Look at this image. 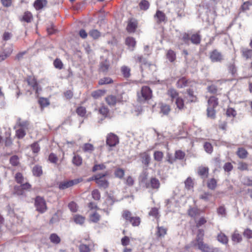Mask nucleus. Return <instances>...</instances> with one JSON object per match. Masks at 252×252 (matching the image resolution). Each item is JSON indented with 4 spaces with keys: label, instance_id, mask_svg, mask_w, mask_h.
<instances>
[{
    "label": "nucleus",
    "instance_id": "1",
    "mask_svg": "<svg viewBox=\"0 0 252 252\" xmlns=\"http://www.w3.org/2000/svg\"><path fill=\"white\" fill-rule=\"evenodd\" d=\"M204 236V231L202 229H199L195 239L194 246H197L198 249L202 252H219L218 248H214L208 244L204 243L203 241Z\"/></svg>",
    "mask_w": 252,
    "mask_h": 252
},
{
    "label": "nucleus",
    "instance_id": "2",
    "mask_svg": "<svg viewBox=\"0 0 252 252\" xmlns=\"http://www.w3.org/2000/svg\"><path fill=\"white\" fill-rule=\"evenodd\" d=\"M137 101L141 103H144L152 98V91L149 87L143 86L141 91L137 92Z\"/></svg>",
    "mask_w": 252,
    "mask_h": 252
},
{
    "label": "nucleus",
    "instance_id": "3",
    "mask_svg": "<svg viewBox=\"0 0 252 252\" xmlns=\"http://www.w3.org/2000/svg\"><path fill=\"white\" fill-rule=\"evenodd\" d=\"M122 217L126 222H129L133 226H138L141 222V219L139 217H133L131 213L128 210H126L123 212Z\"/></svg>",
    "mask_w": 252,
    "mask_h": 252
},
{
    "label": "nucleus",
    "instance_id": "4",
    "mask_svg": "<svg viewBox=\"0 0 252 252\" xmlns=\"http://www.w3.org/2000/svg\"><path fill=\"white\" fill-rule=\"evenodd\" d=\"M108 174V172H106L104 173L98 174L94 176V180L99 188L105 189L108 187L109 182L104 178Z\"/></svg>",
    "mask_w": 252,
    "mask_h": 252
},
{
    "label": "nucleus",
    "instance_id": "5",
    "mask_svg": "<svg viewBox=\"0 0 252 252\" xmlns=\"http://www.w3.org/2000/svg\"><path fill=\"white\" fill-rule=\"evenodd\" d=\"M160 186V183L159 180L155 177L151 178L149 181H147L145 183V187L147 189L156 191L158 190Z\"/></svg>",
    "mask_w": 252,
    "mask_h": 252
},
{
    "label": "nucleus",
    "instance_id": "6",
    "mask_svg": "<svg viewBox=\"0 0 252 252\" xmlns=\"http://www.w3.org/2000/svg\"><path fill=\"white\" fill-rule=\"evenodd\" d=\"M34 205L36 210L40 213H44L47 210L45 201L40 196H38L35 198Z\"/></svg>",
    "mask_w": 252,
    "mask_h": 252
},
{
    "label": "nucleus",
    "instance_id": "7",
    "mask_svg": "<svg viewBox=\"0 0 252 252\" xmlns=\"http://www.w3.org/2000/svg\"><path fill=\"white\" fill-rule=\"evenodd\" d=\"M82 181L83 179L79 178L72 180L62 182L59 184V189H65L81 182Z\"/></svg>",
    "mask_w": 252,
    "mask_h": 252
},
{
    "label": "nucleus",
    "instance_id": "8",
    "mask_svg": "<svg viewBox=\"0 0 252 252\" xmlns=\"http://www.w3.org/2000/svg\"><path fill=\"white\" fill-rule=\"evenodd\" d=\"M154 19L156 23L158 25L162 23H165L167 21V17L165 13L159 10H157L156 14L154 16Z\"/></svg>",
    "mask_w": 252,
    "mask_h": 252
},
{
    "label": "nucleus",
    "instance_id": "9",
    "mask_svg": "<svg viewBox=\"0 0 252 252\" xmlns=\"http://www.w3.org/2000/svg\"><path fill=\"white\" fill-rule=\"evenodd\" d=\"M133 60L136 63L139 64L141 72H143L144 67L149 66L150 65L146 59L144 58L142 55H137L134 56L133 57Z\"/></svg>",
    "mask_w": 252,
    "mask_h": 252
},
{
    "label": "nucleus",
    "instance_id": "10",
    "mask_svg": "<svg viewBox=\"0 0 252 252\" xmlns=\"http://www.w3.org/2000/svg\"><path fill=\"white\" fill-rule=\"evenodd\" d=\"M118 137L113 133L108 134L106 138V144L110 147H114L119 143Z\"/></svg>",
    "mask_w": 252,
    "mask_h": 252
},
{
    "label": "nucleus",
    "instance_id": "11",
    "mask_svg": "<svg viewBox=\"0 0 252 252\" xmlns=\"http://www.w3.org/2000/svg\"><path fill=\"white\" fill-rule=\"evenodd\" d=\"M210 59L212 62H220L223 60V55L217 49L210 53Z\"/></svg>",
    "mask_w": 252,
    "mask_h": 252
},
{
    "label": "nucleus",
    "instance_id": "12",
    "mask_svg": "<svg viewBox=\"0 0 252 252\" xmlns=\"http://www.w3.org/2000/svg\"><path fill=\"white\" fill-rule=\"evenodd\" d=\"M187 103L195 102L197 101V97L194 94L192 90L188 89L187 91V95L185 96Z\"/></svg>",
    "mask_w": 252,
    "mask_h": 252
},
{
    "label": "nucleus",
    "instance_id": "13",
    "mask_svg": "<svg viewBox=\"0 0 252 252\" xmlns=\"http://www.w3.org/2000/svg\"><path fill=\"white\" fill-rule=\"evenodd\" d=\"M141 158V161L145 166H148L151 161V157L147 152L141 153L139 155Z\"/></svg>",
    "mask_w": 252,
    "mask_h": 252
},
{
    "label": "nucleus",
    "instance_id": "14",
    "mask_svg": "<svg viewBox=\"0 0 252 252\" xmlns=\"http://www.w3.org/2000/svg\"><path fill=\"white\" fill-rule=\"evenodd\" d=\"M167 228L164 226H159L158 225L157 227V231L156 235L158 238H163L167 234Z\"/></svg>",
    "mask_w": 252,
    "mask_h": 252
},
{
    "label": "nucleus",
    "instance_id": "15",
    "mask_svg": "<svg viewBox=\"0 0 252 252\" xmlns=\"http://www.w3.org/2000/svg\"><path fill=\"white\" fill-rule=\"evenodd\" d=\"M240 52L242 56L246 60H248L252 58V49H250L247 48L241 47Z\"/></svg>",
    "mask_w": 252,
    "mask_h": 252
},
{
    "label": "nucleus",
    "instance_id": "16",
    "mask_svg": "<svg viewBox=\"0 0 252 252\" xmlns=\"http://www.w3.org/2000/svg\"><path fill=\"white\" fill-rule=\"evenodd\" d=\"M27 81L28 85L31 86L33 89L35 91L36 93H38V86L36 79L33 77H29Z\"/></svg>",
    "mask_w": 252,
    "mask_h": 252
},
{
    "label": "nucleus",
    "instance_id": "17",
    "mask_svg": "<svg viewBox=\"0 0 252 252\" xmlns=\"http://www.w3.org/2000/svg\"><path fill=\"white\" fill-rule=\"evenodd\" d=\"M47 0H36L33 3V6L36 10H41L47 5Z\"/></svg>",
    "mask_w": 252,
    "mask_h": 252
},
{
    "label": "nucleus",
    "instance_id": "18",
    "mask_svg": "<svg viewBox=\"0 0 252 252\" xmlns=\"http://www.w3.org/2000/svg\"><path fill=\"white\" fill-rule=\"evenodd\" d=\"M109 67H110L109 62L107 60H105L100 63V66H99V70H100V71H101L104 73H106L108 72Z\"/></svg>",
    "mask_w": 252,
    "mask_h": 252
},
{
    "label": "nucleus",
    "instance_id": "19",
    "mask_svg": "<svg viewBox=\"0 0 252 252\" xmlns=\"http://www.w3.org/2000/svg\"><path fill=\"white\" fill-rule=\"evenodd\" d=\"M136 42L135 39L131 37H128L126 39V44L131 51H133L136 45Z\"/></svg>",
    "mask_w": 252,
    "mask_h": 252
},
{
    "label": "nucleus",
    "instance_id": "20",
    "mask_svg": "<svg viewBox=\"0 0 252 252\" xmlns=\"http://www.w3.org/2000/svg\"><path fill=\"white\" fill-rule=\"evenodd\" d=\"M115 201V199L113 196H109L106 199L105 203L108 205H109V208H107V209L104 208L103 210L105 212H106L107 215L109 214V211H108V210H110L111 209V207L113 205Z\"/></svg>",
    "mask_w": 252,
    "mask_h": 252
},
{
    "label": "nucleus",
    "instance_id": "21",
    "mask_svg": "<svg viewBox=\"0 0 252 252\" xmlns=\"http://www.w3.org/2000/svg\"><path fill=\"white\" fill-rule=\"evenodd\" d=\"M218 105V99L216 96H211L208 100V107L215 108Z\"/></svg>",
    "mask_w": 252,
    "mask_h": 252
},
{
    "label": "nucleus",
    "instance_id": "22",
    "mask_svg": "<svg viewBox=\"0 0 252 252\" xmlns=\"http://www.w3.org/2000/svg\"><path fill=\"white\" fill-rule=\"evenodd\" d=\"M137 26V23L136 21L130 20L127 26L126 30L129 32H134Z\"/></svg>",
    "mask_w": 252,
    "mask_h": 252
},
{
    "label": "nucleus",
    "instance_id": "23",
    "mask_svg": "<svg viewBox=\"0 0 252 252\" xmlns=\"http://www.w3.org/2000/svg\"><path fill=\"white\" fill-rule=\"evenodd\" d=\"M201 35L198 33H194L190 36V41L193 44L198 45L201 41Z\"/></svg>",
    "mask_w": 252,
    "mask_h": 252
},
{
    "label": "nucleus",
    "instance_id": "24",
    "mask_svg": "<svg viewBox=\"0 0 252 252\" xmlns=\"http://www.w3.org/2000/svg\"><path fill=\"white\" fill-rule=\"evenodd\" d=\"M168 95L171 97V100L173 101L174 99L175 100L177 99V98L179 97V93L178 92L174 89L171 88L169 89L167 91V93Z\"/></svg>",
    "mask_w": 252,
    "mask_h": 252
},
{
    "label": "nucleus",
    "instance_id": "25",
    "mask_svg": "<svg viewBox=\"0 0 252 252\" xmlns=\"http://www.w3.org/2000/svg\"><path fill=\"white\" fill-rule=\"evenodd\" d=\"M121 72L125 78H128L130 76V68L126 65H123L121 68Z\"/></svg>",
    "mask_w": 252,
    "mask_h": 252
},
{
    "label": "nucleus",
    "instance_id": "26",
    "mask_svg": "<svg viewBox=\"0 0 252 252\" xmlns=\"http://www.w3.org/2000/svg\"><path fill=\"white\" fill-rule=\"evenodd\" d=\"M160 105V112L162 113L164 115H167L170 111V106L163 103H161L159 104Z\"/></svg>",
    "mask_w": 252,
    "mask_h": 252
},
{
    "label": "nucleus",
    "instance_id": "27",
    "mask_svg": "<svg viewBox=\"0 0 252 252\" xmlns=\"http://www.w3.org/2000/svg\"><path fill=\"white\" fill-rule=\"evenodd\" d=\"M188 82V80L185 77H182L177 82L176 86L178 88H183L187 86Z\"/></svg>",
    "mask_w": 252,
    "mask_h": 252
},
{
    "label": "nucleus",
    "instance_id": "28",
    "mask_svg": "<svg viewBox=\"0 0 252 252\" xmlns=\"http://www.w3.org/2000/svg\"><path fill=\"white\" fill-rule=\"evenodd\" d=\"M16 124L18 126L20 127V128L26 129L28 128L29 123L27 121H22L21 118H19L17 119Z\"/></svg>",
    "mask_w": 252,
    "mask_h": 252
},
{
    "label": "nucleus",
    "instance_id": "29",
    "mask_svg": "<svg viewBox=\"0 0 252 252\" xmlns=\"http://www.w3.org/2000/svg\"><path fill=\"white\" fill-rule=\"evenodd\" d=\"M92 247V244L86 245L81 244L79 246V250L80 252H90Z\"/></svg>",
    "mask_w": 252,
    "mask_h": 252
},
{
    "label": "nucleus",
    "instance_id": "30",
    "mask_svg": "<svg viewBox=\"0 0 252 252\" xmlns=\"http://www.w3.org/2000/svg\"><path fill=\"white\" fill-rule=\"evenodd\" d=\"M33 175L36 177H40L42 174V167L39 165L34 166L32 170Z\"/></svg>",
    "mask_w": 252,
    "mask_h": 252
},
{
    "label": "nucleus",
    "instance_id": "31",
    "mask_svg": "<svg viewBox=\"0 0 252 252\" xmlns=\"http://www.w3.org/2000/svg\"><path fill=\"white\" fill-rule=\"evenodd\" d=\"M73 220L76 224L82 225L85 220V218L80 215H75L73 217Z\"/></svg>",
    "mask_w": 252,
    "mask_h": 252
},
{
    "label": "nucleus",
    "instance_id": "32",
    "mask_svg": "<svg viewBox=\"0 0 252 252\" xmlns=\"http://www.w3.org/2000/svg\"><path fill=\"white\" fill-rule=\"evenodd\" d=\"M105 99L107 104L110 106H114L117 102L116 97L114 95H109L106 97Z\"/></svg>",
    "mask_w": 252,
    "mask_h": 252
},
{
    "label": "nucleus",
    "instance_id": "33",
    "mask_svg": "<svg viewBox=\"0 0 252 252\" xmlns=\"http://www.w3.org/2000/svg\"><path fill=\"white\" fill-rule=\"evenodd\" d=\"M175 104L179 110H183L185 108L184 99L179 97L175 100Z\"/></svg>",
    "mask_w": 252,
    "mask_h": 252
},
{
    "label": "nucleus",
    "instance_id": "34",
    "mask_svg": "<svg viewBox=\"0 0 252 252\" xmlns=\"http://www.w3.org/2000/svg\"><path fill=\"white\" fill-rule=\"evenodd\" d=\"M188 215L191 217H195L200 214V210L197 208H190L188 210Z\"/></svg>",
    "mask_w": 252,
    "mask_h": 252
},
{
    "label": "nucleus",
    "instance_id": "35",
    "mask_svg": "<svg viewBox=\"0 0 252 252\" xmlns=\"http://www.w3.org/2000/svg\"><path fill=\"white\" fill-rule=\"evenodd\" d=\"M49 239L50 241L55 244H58L61 242L60 237L56 233H52L50 235Z\"/></svg>",
    "mask_w": 252,
    "mask_h": 252
},
{
    "label": "nucleus",
    "instance_id": "36",
    "mask_svg": "<svg viewBox=\"0 0 252 252\" xmlns=\"http://www.w3.org/2000/svg\"><path fill=\"white\" fill-rule=\"evenodd\" d=\"M72 163L76 166H80L82 163V158L79 155H74L72 159Z\"/></svg>",
    "mask_w": 252,
    "mask_h": 252
},
{
    "label": "nucleus",
    "instance_id": "37",
    "mask_svg": "<svg viewBox=\"0 0 252 252\" xmlns=\"http://www.w3.org/2000/svg\"><path fill=\"white\" fill-rule=\"evenodd\" d=\"M32 19V13L29 11L25 12L23 16L22 21H24L27 23H30Z\"/></svg>",
    "mask_w": 252,
    "mask_h": 252
},
{
    "label": "nucleus",
    "instance_id": "38",
    "mask_svg": "<svg viewBox=\"0 0 252 252\" xmlns=\"http://www.w3.org/2000/svg\"><path fill=\"white\" fill-rule=\"evenodd\" d=\"M163 158V153L161 151H155L154 153V159L158 162L161 161Z\"/></svg>",
    "mask_w": 252,
    "mask_h": 252
},
{
    "label": "nucleus",
    "instance_id": "39",
    "mask_svg": "<svg viewBox=\"0 0 252 252\" xmlns=\"http://www.w3.org/2000/svg\"><path fill=\"white\" fill-rule=\"evenodd\" d=\"M237 154L240 158H245L247 156L248 152L245 149L240 148L237 151Z\"/></svg>",
    "mask_w": 252,
    "mask_h": 252
},
{
    "label": "nucleus",
    "instance_id": "40",
    "mask_svg": "<svg viewBox=\"0 0 252 252\" xmlns=\"http://www.w3.org/2000/svg\"><path fill=\"white\" fill-rule=\"evenodd\" d=\"M209 168L205 167H200L198 169V174L202 177H207L208 174Z\"/></svg>",
    "mask_w": 252,
    "mask_h": 252
},
{
    "label": "nucleus",
    "instance_id": "41",
    "mask_svg": "<svg viewBox=\"0 0 252 252\" xmlns=\"http://www.w3.org/2000/svg\"><path fill=\"white\" fill-rule=\"evenodd\" d=\"M167 58L170 62H173L176 59V54L172 50L168 51L166 54Z\"/></svg>",
    "mask_w": 252,
    "mask_h": 252
},
{
    "label": "nucleus",
    "instance_id": "42",
    "mask_svg": "<svg viewBox=\"0 0 252 252\" xmlns=\"http://www.w3.org/2000/svg\"><path fill=\"white\" fill-rule=\"evenodd\" d=\"M139 6L141 10H147L149 8L150 3L146 0H142L139 3Z\"/></svg>",
    "mask_w": 252,
    "mask_h": 252
},
{
    "label": "nucleus",
    "instance_id": "43",
    "mask_svg": "<svg viewBox=\"0 0 252 252\" xmlns=\"http://www.w3.org/2000/svg\"><path fill=\"white\" fill-rule=\"evenodd\" d=\"M113 80L108 77H104L99 80L98 84L100 85L109 84L113 83Z\"/></svg>",
    "mask_w": 252,
    "mask_h": 252
},
{
    "label": "nucleus",
    "instance_id": "44",
    "mask_svg": "<svg viewBox=\"0 0 252 252\" xmlns=\"http://www.w3.org/2000/svg\"><path fill=\"white\" fill-rule=\"evenodd\" d=\"M115 176L119 179H122L125 175V171L123 169L118 168L114 172Z\"/></svg>",
    "mask_w": 252,
    "mask_h": 252
},
{
    "label": "nucleus",
    "instance_id": "45",
    "mask_svg": "<svg viewBox=\"0 0 252 252\" xmlns=\"http://www.w3.org/2000/svg\"><path fill=\"white\" fill-rule=\"evenodd\" d=\"M241 235L238 233L237 231H235L232 235V240L234 242L239 243L242 241Z\"/></svg>",
    "mask_w": 252,
    "mask_h": 252
},
{
    "label": "nucleus",
    "instance_id": "46",
    "mask_svg": "<svg viewBox=\"0 0 252 252\" xmlns=\"http://www.w3.org/2000/svg\"><path fill=\"white\" fill-rule=\"evenodd\" d=\"M89 34L93 38L95 39L100 36V32L97 30H92L89 32Z\"/></svg>",
    "mask_w": 252,
    "mask_h": 252
},
{
    "label": "nucleus",
    "instance_id": "47",
    "mask_svg": "<svg viewBox=\"0 0 252 252\" xmlns=\"http://www.w3.org/2000/svg\"><path fill=\"white\" fill-rule=\"evenodd\" d=\"M217 238L219 242L223 244H226L228 242L227 237L224 234L222 233H220L219 234H218Z\"/></svg>",
    "mask_w": 252,
    "mask_h": 252
},
{
    "label": "nucleus",
    "instance_id": "48",
    "mask_svg": "<svg viewBox=\"0 0 252 252\" xmlns=\"http://www.w3.org/2000/svg\"><path fill=\"white\" fill-rule=\"evenodd\" d=\"M83 150L85 152H91L94 150V146L90 143H85L83 147H82Z\"/></svg>",
    "mask_w": 252,
    "mask_h": 252
},
{
    "label": "nucleus",
    "instance_id": "49",
    "mask_svg": "<svg viewBox=\"0 0 252 252\" xmlns=\"http://www.w3.org/2000/svg\"><path fill=\"white\" fill-rule=\"evenodd\" d=\"M217 183V181L215 179H211L208 181L207 187L209 189L214 190L216 188Z\"/></svg>",
    "mask_w": 252,
    "mask_h": 252
},
{
    "label": "nucleus",
    "instance_id": "50",
    "mask_svg": "<svg viewBox=\"0 0 252 252\" xmlns=\"http://www.w3.org/2000/svg\"><path fill=\"white\" fill-rule=\"evenodd\" d=\"M76 113L80 117H85L86 114V109L84 107L80 106L76 110Z\"/></svg>",
    "mask_w": 252,
    "mask_h": 252
},
{
    "label": "nucleus",
    "instance_id": "51",
    "mask_svg": "<svg viewBox=\"0 0 252 252\" xmlns=\"http://www.w3.org/2000/svg\"><path fill=\"white\" fill-rule=\"evenodd\" d=\"M217 213L222 217H225L226 215V211L224 206H220L217 209Z\"/></svg>",
    "mask_w": 252,
    "mask_h": 252
},
{
    "label": "nucleus",
    "instance_id": "52",
    "mask_svg": "<svg viewBox=\"0 0 252 252\" xmlns=\"http://www.w3.org/2000/svg\"><path fill=\"white\" fill-rule=\"evenodd\" d=\"M185 157V153L181 151L178 150L175 152V158L177 159L182 160Z\"/></svg>",
    "mask_w": 252,
    "mask_h": 252
},
{
    "label": "nucleus",
    "instance_id": "53",
    "mask_svg": "<svg viewBox=\"0 0 252 252\" xmlns=\"http://www.w3.org/2000/svg\"><path fill=\"white\" fill-rule=\"evenodd\" d=\"M25 129L20 128L16 131V135L17 137L19 138H23L26 135Z\"/></svg>",
    "mask_w": 252,
    "mask_h": 252
},
{
    "label": "nucleus",
    "instance_id": "54",
    "mask_svg": "<svg viewBox=\"0 0 252 252\" xmlns=\"http://www.w3.org/2000/svg\"><path fill=\"white\" fill-rule=\"evenodd\" d=\"M149 215L154 217L155 218H159V215L158 209L156 207L152 208L149 212Z\"/></svg>",
    "mask_w": 252,
    "mask_h": 252
},
{
    "label": "nucleus",
    "instance_id": "55",
    "mask_svg": "<svg viewBox=\"0 0 252 252\" xmlns=\"http://www.w3.org/2000/svg\"><path fill=\"white\" fill-rule=\"evenodd\" d=\"M214 108L208 107L207 109V116L212 119H214L216 116V111Z\"/></svg>",
    "mask_w": 252,
    "mask_h": 252
},
{
    "label": "nucleus",
    "instance_id": "56",
    "mask_svg": "<svg viewBox=\"0 0 252 252\" xmlns=\"http://www.w3.org/2000/svg\"><path fill=\"white\" fill-rule=\"evenodd\" d=\"M104 94V91L102 90H97L95 91H94L92 94V96L95 99L98 98L99 97L103 95Z\"/></svg>",
    "mask_w": 252,
    "mask_h": 252
},
{
    "label": "nucleus",
    "instance_id": "57",
    "mask_svg": "<svg viewBox=\"0 0 252 252\" xmlns=\"http://www.w3.org/2000/svg\"><path fill=\"white\" fill-rule=\"evenodd\" d=\"M14 192L18 195H22L24 193V191L21 186H16L14 188Z\"/></svg>",
    "mask_w": 252,
    "mask_h": 252
},
{
    "label": "nucleus",
    "instance_id": "58",
    "mask_svg": "<svg viewBox=\"0 0 252 252\" xmlns=\"http://www.w3.org/2000/svg\"><path fill=\"white\" fill-rule=\"evenodd\" d=\"M15 178L17 183L19 184H22L24 182V177L21 173H16Z\"/></svg>",
    "mask_w": 252,
    "mask_h": 252
},
{
    "label": "nucleus",
    "instance_id": "59",
    "mask_svg": "<svg viewBox=\"0 0 252 252\" xmlns=\"http://www.w3.org/2000/svg\"><path fill=\"white\" fill-rule=\"evenodd\" d=\"M53 64L55 67L59 69H61L63 67V63L61 60L59 59H55V60L54 61Z\"/></svg>",
    "mask_w": 252,
    "mask_h": 252
},
{
    "label": "nucleus",
    "instance_id": "60",
    "mask_svg": "<svg viewBox=\"0 0 252 252\" xmlns=\"http://www.w3.org/2000/svg\"><path fill=\"white\" fill-rule=\"evenodd\" d=\"M92 197L95 200H99L100 198V193L98 189H94L92 192Z\"/></svg>",
    "mask_w": 252,
    "mask_h": 252
},
{
    "label": "nucleus",
    "instance_id": "61",
    "mask_svg": "<svg viewBox=\"0 0 252 252\" xmlns=\"http://www.w3.org/2000/svg\"><path fill=\"white\" fill-rule=\"evenodd\" d=\"M38 102L42 107H46L50 104L49 100L47 98H40L39 99Z\"/></svg>",
    "mask_w": 252,
    "mask_h": 252
},
{
    "label": "nucleus",
    "instance_id": "62",
    "mask_svg": "<svg viewBox=\"0 0 252 252\" xmlns=\"http://www.w3.org/2000/svg\"><path fill=\"white\" fill-rule=\"evenodd\" d=\"M204 148L205 151L209 154H211L213 152V146L210 143H205L204 144Z\"/></svg>",
    "mask_w": 252,
    "mask_h": 252
},
{
    "label": "nucleus",
    "instance_id": "63",
    "mask_svg": "<svg viewBox=\"0 0 252 252\" xmlns=\"http://www.w3.org/2000/svg\"><path fill=\"white\" fill-rule=\"evenodd\" d=\"M100 220V215L96 212L94 213L90 216V220L94 222H97Z\"/></svg>",
    "mask_w": 252,
    "mask_h": 252
},
{
    "label": "nucleus",
    "instance_id": "64",
    "mask_svg": "<svg viewBox=\"0 0 252 252\" xmlns=\"http://www.w3.org/2000/svg\"><path fill=\"white\" fill-rule=\"evenodd\" d=\"M212 194L209 192H204L200 196V199L204 200L205 201H208L212 197Z\"/></svg>",
    "mask_w": 252,
    "mask_h": 252
}]
</instances>
